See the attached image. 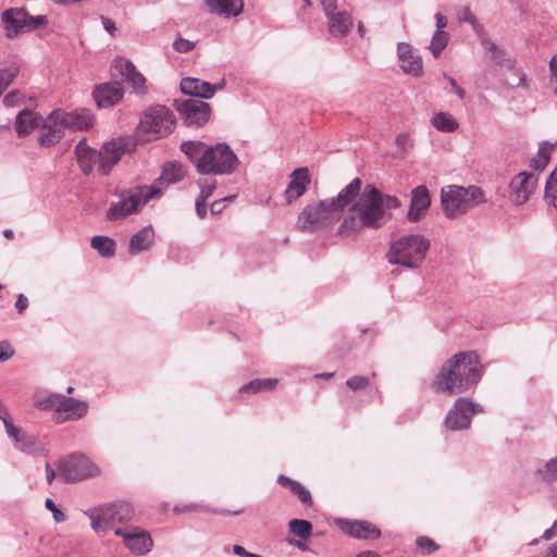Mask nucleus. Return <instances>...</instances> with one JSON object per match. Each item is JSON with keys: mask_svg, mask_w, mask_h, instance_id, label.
Segmentation results:
<instances>
[{"mask_svg": "<svg viewBox=\"0 0 557 557\" xmlns=\"http://www.w3.org/2000/svg\"><path fill=\"white\" fill-rule=\"evenodd\" d=\"M400 200L381 193L373 185H367L348 205L337 228L344 238L359 234L363 228L379 230L392 219V210L400 207Z\"/></svg>", "mask_w": 557, "mask_h": 557, "instance_id": "nucleus-1", "label": "nucleus"}, {"mask_svg": "<svg viewBox=\"0 0 557 557\" xmlns=\"http://www.w3.org/2000/svg\"><path fill=\"white\" fill-rule=\"evenodd\" d=\"M360 178H354L336 197L308 202L299 212L296 227L301 232L315 233L332 227L344 215V210L359 193Z\"/></svg>", "mask_w": 557, "mask_h": 557, "instance_id": "nucleus-2", "label": "nucleus"}, {"mask_svg": "<svg viewBox=\"0 0 557 557\" xmlns=\"http://www.w3.org/2000/svg\"><path fill=\"white\" fill-rule=\"evenodd\" d=\"M481 379V363L473 351L459 352L448 359L433 381L437 392L460 394L474 386Z\"/></svg>", "mask_w": 557, "mask_h": 557, "instance_id": "nucleus-3", "label": "nucleus"}, {"mask_svg": "<svg viewBox=\"0 0 557 557\" xmlns=\"http://www.w3.org/2000/svg\"><path fill=\"white\" fill-rule=\"evenodd\" d=\"M430 246V239L422 234H405L391 243L386 258L391 264L414 270L425 260Z\"/></svg>", "mask_w": 557, "mask_h": 557, "instance_id": "nucleus-4", "label": "nucleus"}, {"mask_svg": "<svg viewBox=\"0 0 557 557\" xmlns=\"http://www.w3.org/2000/svg\"><path fill=\"white\" fill-rule=\"evenodd\" d=\"M115 196L119 199L111 202L106 213L108 221L123 220L128 215L140 212L150 200L161 197V190L157 186L144 185L132 189H123L116 193Z\"/></svg>", "mask_w": 557, "mask_h": 557, "instance_id": "nucleus-5", "label": "nucleus"}, {"mask_svg": "<svg viewBox=\"0 0 557 557\" xmlns=\"http://www.w3.org/2000/svg\"><path fill=\"white\" fill-rule=\"evenodd\" d=\"M485 202L481 188L447 185L441 190L442 210L447 219H458L478 205Z\"/></svg>", "mask_w": 557, "mask_h": 557, "instance_id": "nucleus-6", "label": "nucleus"}, {"mask_svg": "<svg viewBox=\"0 0 557 557\" xmlns=\"http://www.w3.org/2000/svg\"><path fill=\"white\" fill-rule=\"evenodd\" d=\"M238 159L233 150L225 144L208 147L197 160L196 168L201 174H231L235 171Z\"/></svg>", "mask_w": 557, "mask_h": 557, "instance_id": "nucleus-7", "label": "nucleus"}, {"mask_svg": "<svg viewBox=\"0 0 557 557\" xmlns=\"http://www.w3.org/2000/svg\"><path fill=\"white\" fill-rule=\"evenodd\" d=\"M174 127V115L169 108L156 104L148 108L141 115L138 131L148 138H160L169 135Z\"/></svg>", "mask_w": 557, "mask_h": 557, "instance_id": "nucleus-8", "label": "nucleus"}, {"mask_svg": "<svg viewBox=\"0 0 557 557\" xmlns=\"http://www.w3.org/2000/svg\"><path fill=\"white\" fill-rule=\"evenodd\" d=\"M114 534L122 540L124 547L133 556H145L153 548L151 534L139 525H119Z\"/></svg>", "mask_w": 557, "mask_h": 557, "instance_id": "nucleus-9", "label": "nucleus"}, {"mask_svg": "<svg viewBox=\"0 0 557 557\" xmlns=\"http://www.w3.org/2000/svg\"><path fill=\"white\" fill-rule=\"evenodd\" d=\"M58 470L66 482H77L100 474L99 467L82 454L71 455L61 460Z\"/></svg>", "mask_w": 557, "mask_h": 557, "instance_id": "nucleus-10", "label": "nucleus"}, {"mask_svg": "<svg viewBox=\"0 0 557 557\" xmlns=\"http://www.w3.org/2000/svg\"><path fill=\"white\" fill-rule=\"evenodd\" d=\"M174 106L190 126H201L210 117V107L201 99H176Z\"/></svg>", "mask_w": 557, "mask_h": 557, "instance_id": "nucleus-11", "label": "nucleus"}, {"mask_svg": "<svg viewBox=\"0 0 557 557\" xmlns=\"http://www.w3.org/2000/svg\"><path fill=\"white\" fill-rule=\"evenodd\" d=\"M537 184V175L528 172H520L509 183L508 197L515 206L525 203Z\"/></svg>", "mask_w": 557, "mask_h": 557, "instance_id": "nucleus-12", "label": "nucleus"}, {"mask_svg": "<svg viewBox=\"0 0 557 557\" xmlns=\"http://www.w3.org/2000/svg\"><path fill=\"white\" fill-rule=\"evenodd\" d=\"M479 410V406L467 398L456 400L454 407L448 411L445 425L453 431L469 428L473 414Z\"/></svg>", "mask_w": 557, "mask_h": 557, "instance_id": "nucleus-13", "label": "nucleus"}, {"mask_svg": "<svg viewBox=\"0 0 557 557\" xmlns=\"http://www.w3.org/2000/svg\"><path fill=\"white\" fill-rule=\"evenodd\" d=\"M131 143L124 138L113 139L106 143L99 151L100 163L99 173L101 175H108L114 164L119 162L121 157L129 151Z\"/></svg>", "mask_w": 557, "mask_h": 557, "instance_id": "nucleus-14", "label": "nucleus"}, {"mask_svg": "<svg viewBox=\"0 0 557 557\" xmlns=\"http://www.w3.org/2000/svg\"><path fill=\"white\" fill-rule=\"evenodd\" d=\"M64 129V124L60 117V109H55L44 120L38 144L47 148L55 146L62 139Z\"/></svg>", "mask_w": 557, "mask_h": 557, "instance_id": "nucleus-15", "label": "nucleus"}, {"mask_svg": "<svg viewBox=\"0 0 557 557\" xmlns=\"http://www.w3.org/2000/svg\"><path fill=\"white\" fill-rule=\"evenodd\" d=\"M310 183L311 177L308 168L295 169L290 173L287 186L284 190V199L286 205H292L300 197H302L306 194Z\"/></svg>", "mask_w": 557, "mask_h": 557, "instance_id": "nucleus-16", "label": "nucleus"}, {"mask_svg": "<svg viewBox=\"0 0 557 557\" xmlns=\"http://www.w3.org/2000/svg\"><path fill=\"white\" fill-rule=\"evenodd\" d=\"M87 412L88 404L86 401L62 396L54 412V420L58 423L78 420L85 417Z\"/></svg>", "mask_w": 557, "mask_h": 557, "instance_id": "nucleus-17", "label": "nucleus"}, {"mask_svg": "<svg viewBox=\"0 0 557 557\" xmlns=\"http://www.w3.org/2000/svg\"><path fill=\"white\" fill-rule=\"evenodd\" d=\"M1 21L5 36L10 39L17 37L22 33H27L26 10L23 8H12L3 11Z\"/></svg>", "mask_w": 557, "mask_h": 557, "instance_id": "nucleus-18", "label": "nucleus"}, {"mask_svg": "<svg viewBox=\"0 0 557 557\" xmlns=\"http://www.w3.org/2000/svg\"><path fill=\"white\" fill-rule=\"evenodd\" d=\"M85 515L90 519V527L96 533H104L109 530L114 532L119 527L110 504L90 509Z\"/></svg>", "mask_w": 557, "mask_h": 557, "instance_id": "nucleus-19", "label": "nucleus"}, {"mask_svg": "<svg viewBox=\"0 0 557 557\" xmlns=\"http://www.w3.org/2000/svg\"><path fill=\"white\" fill-rule=\"evenodd\" d=\"M336 524L342 531L357 539H377L381 535V531L374 524L363 520L337 519Z\"/></svg>", "mask_w": 557, "mask_h": 557, "instance_id": "nucleus-20", "label": "nucleus"}, {"mask_svg": "<svg viewBox=\"0 0 557 557\" xmlns=\"http://www.w3.org/2000/svg\"><path fill=\"white\" fill-rule=\"evenodd\" d=\"M92 96L99 108H109L121 101L123 88L117 82L103 83L94 89Z\"/></svg>", "mask_w": 557, "mask_h": 557, "instance_id": "nucleus-21", "label": "nucleus"}, {"mask_svg": "<svg viewBox=\"0 0 557 557\" xmlns=\"http://www.w3.org/2000/svg\"><path fill=\"white\" fill-rule=\"evenodd\" d=\"M431 206V197L428 188L420 185L411 190L410 208L407 218L410 222H418L422 219Z\"/></svg>", "mask_w": 557, "mask_h": 557, "instance_id": "nucleus-22", "label": "nucleus"}, {"mask_svg": "<svg viewBox=\"0 0 557 557\" xmlns=\"http://www.w3.org/2000/svg\"><path fill=\"white\" fill-rule=\"evenodd\" d=\"M181 90L183 94L195 97L194 99H208L214 95L215 87L221 88V84L211 85L199 78L186 77L181 81Z\"/></svg>", "mask_w": 557, "mask_h": 557, "instance_id": "nucleus-23", "label": "nucleus"}, {"mask_svg": "<svg viewBox=\"0 0 557 557\" xmlns=\"http://www.w3.org/2000/svg\"><path fill=\"white\" fill-rule=\"evenodd\" d=\"M60 117L65 128L74 131L86 129L94 123L92 113L87 109H75L70 112L60 109Z\"/></svg>", "mask_w": 557, "mask_h": 557, "instance_id": "nucleus-24", "label": "nucleus"}, {"mask_svg": "<svg viewBox=\"0 0 557 557\" xmlns=\"http://www.w3.org/2000/svg\"><path fill=\"white\" fill-rule=\"evenodd\" d=\"M75 153L77 163L85 174L91 173L96 166L99 170L101 156L99 154V151L90 148L87 145L86 139L78 141L75 147Z\"/></svg>", "mask_w": 557, "mask_h": 557, "instance_id": "nucleus-25", "label": "nucleus"}, {"mask_svg": "<svg viewBox=\"0 0 557 557\" xmlns=\"http://www.w3.org/2000/svg\"><path fill=\"white\" fill-rule=\"evenodd\" d=\"M397 57L400 70H422L423 67L419 50L408 42L397 45Z\"/></svg>", "mask_w": 557, "mask_h": 557, "instance_id": "nucleus-26", "label": "nucleus"}, {"mask_svg": "<svg viewBox=\"0 0 557 557\" xmlns=\"http://www.w3.org/2000/svg\"><path fill=\"white\" fill-rule=\"evenodd\" d=\"M208 11L224 17L238 16L244 10L243 0H206Z\"/></svg>", "mask_w": 557, "mask_h": 557, "instance_id": "nucleus-27", "label": "nucleus"}, {"mask_svg": "<svg viewBox=\"0 0 557 557\" xmlns=\"http://www.w3.org/2000/svg\"><path fill=\"white\" fill-rule=\"evenodd\" d=\"M184 175L185 171L181 163L169 162L164 165L161 176L150 186L159 187L162 196L169 185L182 181Z\"/></svg>", "mask_w": 557, "mask_h": 557, "instance_id": "nucleus-28", "label": "nucleus"}, {"mask_svg": "<svg viewBox=\"0 0 557 557\" xmlns=\"http://www.w3.org/2000/svg\"><path fill=\"white\" fill-rule=\"evenodd\" d=\"M481 45L484 48L487 57L494 62L495 65L506 69L513 66V59L499 46L486 37L481 38Z\"/></svg>", "mask_w": 557, "mask_h": 557, "instance_id": "nucleus-29", "label": "nucleus"}, {"mask_svg": "<svg viewBox=\"0 0 557 557\" xmlns=\"http://www.w3.org/2000/svg\"><path fill=\"white\" fill-rule=\"evenodd\" d=\"M153 240L154 231L152 226H144L131 237L128 251L133 256L146 251L152 246Z\"/></svg>", "mask_w": 557, "mask_h": 557, "instance_id": "nucleus-30", "label": "nucleus"}, {"mask_svg": "<svg viewBox=\"0 0 557 557\" xmlns=\"http://www.w3.org/2000/svg\"><path fill=\"white\" fill-rule=\"evenodd\" d=\"M40 117L30 109L18 112L15 119V131L20 137L29 135L40 126Z\"/></svg>", "mask_w": 557, "mask_h": 557, "instance_id": "nucleus-31", "label": "nucleus"}, {"mask_svg": "<svg viewBox=\"0 0 557 557\" xmlns=\"http://www.w3.org/2000/svg\"><path fill=\"white\" fill-rule=\"evenodd\" d=\"M329 22V32L334 37H344L352 27V18L346 11H338L337 13L326 16Z\"/></svg>", "mask_w": 557, "mask_h": 557, "instance_id": "nucleus-32", "label": "nucleus"}, {"mask_svg": "<svg viewBox=\"0 0 557 557\" xmlns=\"http://www.w3.org/2000/svg\"><path fill=\"white\" fill-rule=\"evenodd\" d=\"M431 124L438 132L443 133H453L459 126L458 121L451 114L443 111L432 116Z\"/></svg>", "mask_w": 557, "mask_h": 557, "instance_id": "nucleus-33", "label": "nucleus"}, {"mask_svg": "<svg viewBox=\"0 0 557 557\" xmlns=\"http://www.w3.org/2000/svg\"><path fill=\"white\" fill-rule=\"evenodd\" d=\"M278 380L277 379H257L252 380L247 384H244L239 388V393L242 394H258L261 392H269L275 388L277 385Z\"/></svg>", "mask_w": 557, "mask_h": 557, "instance_id": "nucleus-34", "label": "nucleus"}, {"mask_svg": "<svg viewBox=\"0 0 557 557\" xmlns=\"http://www.w3.org/2000/svg\"><path fill=\"white\" fill-rule=\"evenodd\" d=\"M90 246L103 258L113 257L116 248V244L112 238L101 235L94 236L90 240Z\"/></svg>", "mask_w": 557, "mask_h": 557, "instance_id": "nucleus-35", "label": "nucleus"}, {"mask_svg": "<svg viewBox=\"0 0 557 557\" xmlns=\"http://www.w3.org/2000/svg\"><path fill=\"white\" fill-rule=\"evenodd\" d=\"M117 525H133L128 523L135 515L134 507L125 502L110 504Z\"/></svg>", "mask_w": 557, "mask_h": 557, "instance_id": "nucleus-36", "label": "nucleus"}, {"mask_svg": "<svg viewBox=\"0 0 557 557\" xmlns=\"http://www.w3.org/2000/svg\"><path fill=\"white\" fill-rule=\"evenodd\" d=\"M277 483L286 486L290 490V492L299 497V499L304 504H310L311 503V494L310 492L299 482L294 481L283 474L277 476Z\"/></svg>", "mask_w": 557, "mask_h": 557, "instance_id": "nucleus-37", "label": "nucleus"}, {"mask_svg": "<svg viewBox=\"0 0 557 557\" xmlns=\"http://www.w3.org/2000/svg\"><path fill=\"white\" fill-rule=\"evenodd\" d=\"M125 84L137 95H145L148 90L147 82L141 72H121Z\"/></svg>", "mask_w": 557, "mask_h": 557, "instance_id": "nucleus-38", "label": "nucleus"}, {"mask_svg": "<svg viewBox=\"0 0 557 557\" xmlns=\"http://www.w3.org/2000/svg\"><path fill=\"white\" fill-rule=\"evenodd\" d=\"M61 397L62 395L59 394L38 392L34 396V401L35 405L42 410H49L54 408L55 411Z\"/></svg>", "mask_w": 557, "mask_h": 557, "instance_id": "nucleus-39", "label": "nucleus"}, {"mask_svg": "<svg viewBox=\"0 0 557 557\" xmlns=\"http://www.w3.org/2000/svg\"><path fill=\"white\" fill-rule=\"evenodd\" d=\"M553 149V144H542L539 148L537 154L531 159V166L535 170H543L550 159V153Z\"/></svg>", "mask_w": 557, "mask_h": 557, "instance_id": "nucleus-40", "label": "nucleus"}, {"mask_svg": "<svg viewBox=\"0 0 557 557\" xmlns=\"http://www.w3.org/2000/svg\"><path fill=\"white\" fill-rule=\"evenodd\" d=\"M450 36L448 33L434 32L429 49L434 58H438L443 50L447 47Z\"/></svg>", "mask_w": 557, "mask_h": 557, "instance_id": "nucleus-41", "label": "nucleus"}, {"mask_svg": "<svg viewBox=\"0 0 557 557\" xmlns=\"http://www.w3.org/2000/svg\"><path fill=\"white\" fill-rule=\"evenodd\" d=\"M536 475L545 482L557 481V456L536 470Z\"/></svg>", "mask_w": 557, "mask_h": 557, "instance_id": "nucleus-42", "label": "nucleus"}, {"mask_svg": "<svg viewBox=\"0 0 557 557\" xmlns=\"http://www.w3.org/2000/svg\"><path fill=\"white\" fill-rule=\"evenodd\" d=\"M14 447L25 454H35L40 450V443L34 435L24 433Z\"/></svg>", "mask_w": 557, "mask_h": 557, "instance_id": "nucleus-43", "label": "nucleus"}, {"mask_svg": "<svg viewBox=\"0 0 557 557\" xmlns=\"http://www.w3.org/2000/svg\"><path fill=\"white\" fill-rule=\"evenodd\" d=\"M207 146L199 141H187L182 144V151L196 164L197 160L205 153Z\"/></svg>", "mask_w": 557, "mask_h": 557, "instance_id": "nucleus-44", "label": "nucleus"}, {"mask_svg": "<svg viewBox=\"0 0 557 557\" xmlns=\"http://www.w3.org/2000/svg\"><path fill=\"white\" fill-rule=\"evenodd\" d=\"M545 198L557 210V169L554 170L546 182Z\"/></svg>", "mask_w": 557, "mask_h": 557, "instance_id": "nucleus-45", "label": "nucleus"}, {"mask_svg": "<svg viewBox=\"0 0 557 557\" xmlns=\"http://www.w3.org/2000/svg\"><path fill=\"white\" fill-rule=\"evenodd\" d=\"M289 530L300 539H308L311 534V523L307 520L293 519L289 521Z\"/></svg>", "mask_w": 557, "mask_h": 557, "instance_id": "nucleus-46", "label": "nucleus"}, {"mask_svg": "<svg viewBox=\"0 0 557 557\" xmlns=\"http://www.w3.org/2000/svg\"><path fill=\"white\" fill-rule=\"evenodd\" d=\"M458 21L460 23H468L472 26V29L480 34L482 32V26L476 21L475 15L471 12L469 8H463L458 12Z\"/></svg>", "mask_w": 557, "mask_h": 557, "instance_id": "nucleus-47", "label": "nucleus"}, {"mask_svg": "<svg viewBox=\"0 0 557 557\" xmlns=\"http://www.w3.org/2000/svg\"><path fill=\"white\" fill-rule=\"evenodd\" d=\"M502 79L509 88H517L523 85L524 75L523 72H503Z\"/></svg>", "mask_w": 557, "mask_h": 557, "instance_id": "nucleus-48", "label": "nucleus"}, {"mask_svg": "<svg viewBox=\"0 0 557 557\" xmlns=\"http://www.w3.org/2000/svg\"><path fill=\"white\" fill-rule=\"evenodd\" d=\"M199 188H200V195L199 198L208 199L212 196L215 187H216V181L213 178H202L198 182Z\"/></svg>", "mask_w": 557, "mask_h": 557, "instance_id": "nucleus-49", "label": "nucleus"}, {"mask_svg": "<svg viewBox=\"0 0 557 557\" xmlns=\"http://www.w3.org/2000/svg\"><path fill=\"white\" fill-rule=\"evenodd\" d=\"M416 543L418 548L424 554H431L438 548L435 542L426 536L418 537Z\"/></svg>", "mask_w": 557, "mask_h": 557, "instance_id": "nucleus-50", "label": "nucleus"}, {"mask_svg": "<svg viewBox=\"0 0 557 557\" xmlns=\"http://www.w3.org/2000/svg\"><path fill=\"white\" fill-rule=\"evenodd\" d=\"M346 385L354 391H359L369 385V380L361 375H355L347 380Z\"/></svg>", "mask_w": 557, "mask_h": 557, "instance_id": "nucleus-51", "label": "nucleus"}, {"mask_svg": "<svg viewBox=\"0 0 557 557\" xmlns=\"http://www.w3.org/2000/svg\"><path fill=\"white\" fill-rule=\"evenodd\" d=\"M4 426H5V431H7V434L8 436L14 442V445L18 442V440L23 436V432L21 431L20 428L15 426L11 419L10 420H4Z\"/></svg>", "mask_w": 557, "mask_h": 557, "instance_id": "nucleus-52", "label": "nucleus"}, {"mask_svg": "<svg viewBox=\"0 0 557 557\" xmlns=\"http://www.w3.org/2000/svg\"><path fill=\"white\" fill-rule=\"evenodd\" d=\"M45 507L52 512L53 519L55 522L65 521V519H66L65 513L55 506V504L52 499L47 498L45 502Z\"/></svg>", "mask_w": 557, "mask_h": 557, "instance_id": "nucleus-53", "label": "nucleus"}, {"mask_svg": "<svg viewBox=\"0 0 557 557\" xmlns=\"http://www.w3.org/2000/svg\"><path fill=\"white\" fill-rule=\"evenodd\" d=\"M111 70H136V66L128 59L116 57L112 60Z\"/></svg>", "mask_w": 557, "mask_h": 557, "instance_id": "nucleus-54", "label": "nucleus"}, {"mask_svg": "<svg viewBox=\"0 0 557 557\" xmlns=\"http://www.w3.org/2000/svg\"><path fill=\"white\" fill-rule=\"evenodd\" d=\"M26 20H27V32L34 30L47 23V17L45 15L30 16L26 11Z\"/></svg>", "mask_w": 557, "mask_h": 557, "instance_id": "nucleus-55", "label": "nucleus"}, {"mask_svg": "<svg viewBox=\"0 0 557 557\" xmlns=\"http://www.w3.org/2000/svg\"><path fill=\"white\" fill-rule=\"evenodd\" d=\"M173 47L177 52L184 53L191 51L195 47V42L180 37L176 40H174Z\"/></svg>", "mask_w": 557, "mask_h": 557, "instance_id": "nucleus-56", "label": "nucleus"}, {"mask_svg": "<svg viewBox=\"0 0 557 557\" xmlns=\"http://www.w3.org/2000/svg\"><path fill=\"white\" fill-rule=\"evenodd\" d=\"M14 348L8 341L0 342V362L8 361L14 356Z\"/></svg>", "mask_w": 557, "mask_h": 557, "instance_id": "nucleus-57", "label": "nucleus"}, {"mask_svg": "<svg viewBox=\"0 0 557 557\" xmlns=\"http://www.w3.org/2000/svg\"><path fill=\"white\" fill-rule=\"evenodd\" d=\"M23 99V95L18 90H13L4 96L3 104L5 107H15Z\"/></svg>", "mask_w": 557, "mask_h": 557, "instance_id": "nucleus-58", "label": "nucleus"}, {"mask_svg": "<svg viewBox=\"0 0 557 557\" xmlns=\"http://www.w3.org/2000/svg\"><path fill=\"white\" fill-rule=\"evenodd\" d=\"M13 78L12 72H0V96L9 87Z\"/></svg>", "mask_w": 557, "mask_h": 557, "instance_id": "nucleus-59", "label": "nucleus"}, {"mask_svg": "<svg viewBox=\"0 0 557 557\" xmlns=\"http://www.w3.org/2000/svg\"><path fill=\"white\" fill-rule=\"evenodd\" d=\"M321 4L326 16L337 13V0H322Z\"/></svg>", "mask_w": 557, "mask_h": 557, "instance_id": "nucleus-60", "label": "nucleus"}, {"mask_svg": "<svg viewBox=\"0 0 557 557\" xmlns=\"http://www.w3.org/2000/svg\"><path fill=\"white\" fill-rule=\"evenodd\" d=\"M196 212L200 219H203L207 215V200L206 199H202L199 197L196 199Z\"/></svg>", "mask_w": 557, "mask_h": 557, "instance_id": "nucleus-61", "label": "nucleus"}, {"mask_svg": "<svg viewBox=\"0 0 557 557\" xmlns=\"http://www.w3.org/2000/svg\"><path fill=\"white\" fill-rule=\"evenodd\" d=\"M436 33H446L445 27L447 26V18L442 13L435 14Z\"/></svg>", "mask_w": 557, "mask_h": 557, "instance_id": "nucleus-62", "label": "nucleus"}, {"mask_svg": "<svg viewBox=\"0 0 557 557\" xmlns=\"http://www.w3.org/2000/svg\"><path fill=\"white\" fill-rule=\"evenodd\" d=\"M28 307V299L25 295L20 294L15 301V309L22 313Z\"/></svg>", "mask_w": 557, "mask_h": 557, "instance_id": "nucleus-63", "label": "nucleus"}, {"mask_svg": "<svg viewBox=\"0 0 557 557\" xmlns=\"http://www.w3.org/2000/svg\"><path fill=\"white\" fill-rule=\"evenodd\" d=\"M101 23L104 27V29L111 35L113 36L115 30H116V26H115V23L114 21H112L111 18L109 17H106V16H101Z\"/></svg>", "mask_w": 557, "mask_h": 557, "instance_id": "nucleus-64", "label": "nucleus"}]
</instances>
